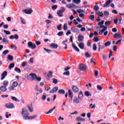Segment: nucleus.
<instances>
[{
  "mask_svg": "<svg viewBox=\"0 0 124 124\" xmlns=\"http://www.w3.org/2000/svg\"><path fill=\"white\" fill-rule=\"evenodd\" d=\"M43 49L45 50V51H46V52H47V53H50L51 52H52V50L46 49L45 47H43Z\"/></svg>",
  "mask_w": 124,
  "mask_h": 124,
  "instance_id": "603ef678",
  "label": "nucleus"
},
{
  "mask_svg": "<svg viewBox=\"0 0 124 124\" xmlns=\"http://www.w3.org/2000/svg\"><path fill=\"white\" fill-rule=\"evenodd\" d=\"M90 108H91V109H93L94 108H95V104H94L93 105V104H91L90 105Z\"/></svg>",
  "mask_w": 124,
  "mask_h": 124,
  "instance_id": "3c124183",
  "label": "nucleus"
},
{
  "mask_svg": "<svg viewBox=\"0 0 124 124\" xmlns=\"http://www.w3.org/2000/svg\"><path fill=\"white\" fill-rule=\"evenodd\" d=\"M97 49V46L95 44H94L93 45V51H96Z\"/></svg>",
  "mask_w": 124,
  "mask_h": 124,
  "instance_id": "a18cd8bd",
  "label": "nucleus"
},
{
  "mask_svg": "<svg viewBox=\"0 0 124 124\" xmlns=\"http://www.w3.org/2000/svg\"><path fill=\"white\" fill-rule=\"evenodd\" d=\"M113 37L117 39H120V38H122V35H121V34H120L119 33L117 32L114 34V35H113Z\"/></svg>",
  "mask_w": 124,
  "mask_h": 124,
  "instance_id": "1a4fd4ad",
  "label": "nucleus"
},
{
  "mask_svg": "<svg viewBox=\"0 0 124 124\" xmlns=\"http://www.w3.org/2000/svg\"><path fill=\"white\" fill-rule=\"evenodd\" d=\"M105 47H108V46H110L111 45V42L110 41H108L104 44Z\"/></svg>",
  "mask_w": 124,
  "mask_h": 124,
  "instance_id": "473e14b6",
  "label": "nucleus"
},
{
  "mask_svg": "<svg viewBox=\"0 0 124 124\" xmlns=\"http://www.w3.org/2000/svg\"><path fill=\"white\" fill-rule=\"evenodd\" d=\"M20 19L22 24L23 25H26V20H25V19L22 17H20Z\"/></svg>",
  "mask_w": 124,
  "mask_h": 124,
  "instance_id": "c9c22d12",
  "label": "nucleus"
},
{
  "mask_svg": "<svg viewBox=\"0 0 124 124\" xmlns=\"http://www.w3.org/2000/svg\"><path fill=\"white\" fill-rule=\"evenodd\" d=\"M89 19L91 20V21H94V15H91L89 16Z\"/></svg>",
  "mask_w": 124,
  "mask_h": 124,
  "instance_id": "a19ab883",
  "label": "nucleus"
},
{
  "mask_svg": "<svg viewBox=\"0 0 124 124\" xmlns=\"http://www.w3.org/2000/svg\"><path fill=\"white\" fill-rule=\"evenodd\" d=\"M63 34V32L62 31H60L57 33L58 36H62Z\"/></svg>",
  "mask_w": 124,
  "mask_h": 124,
  "instance_id": "c03bdc74",
  "label": "nucleus"
},
{
  "mask_svg": "<svg viewBox=\"0 0 124 124\" xmlns=\"http://www.w3.org/2000/svg\"><path fill=\"white\" fill-rule=\"evenodd\" d=\"M9 84V82L7 80H5L3 82V85H4L3 86L5 87H7V86H8Z\"/></svg>",
  "mask_w": 124,
  "mask_h": 124,
  "instance_id": "bb28decb",
  "label": "nucleus"
},
{
  "mask_svg": "<svg viewBox=\"0 0 124 124\" xmlns=\"http://www.w3.org/2000/svg\"><path fill=\"white\" fill-rule=\"evenodd\" d=\"M55 109H56V107H54L52 108L49 109L48 112H46V114H51V113L53 111L55 110Z\"/></svg>",
  "mask_w": 124,
  "mask_h": 124,
  "instance_id": "393cba45",
  "label": "nucleus"
},
{
  "mask_svg": "<svg viewBox=\"0 0 124 124\" xmlns=\"http://www.w3.org/2000/svg\"><path fill=\"white\" fill-rule=\"evenodd\" d=\"M88 68V66L84 64H80L79 65V69L80 71H85Z\"/></svg>",
  "mask_w": 124,
  "mask_h": 124,
  "instance_id": "f03ea898",
  "label": "nucleus"
},
{
  "mask_svg": "<svg viewBox=\"0 0 124 124\" xmlns=\"http://www.w3.org/2000/svg\"><path fill=\"white\" fill-rule=\"evenodd\" d=\"M35 81H39V82H40V81H41V78L36 76V78H35Z\"/></svg>",
  "mask_w": 124,
  "mask_h": 124,
  "instance_id": "6e6d98bb",
  "label": "nucleus"
},
{
  "mask_svg": "<svg viewBox=\"0 0 124 124\" xmlns=\"http://www.w3.org/2000/svg\"><path fill=\"white\" fill-rule=\"evenodd\" d=\"M111 2H112V1H111V0H108L107 1L103 6L104 7H108V6H109V5L110 4V3H111Z\"/></svg>",
  "mask_w": 124,
  "mask_h": 124,
  "instance_id": "4468645a",
  "label": "nucleus"
},
{
  "mask_svg": "<svg viewBox=\"0 0 124 124\" xmlns=\"http://www.w3.org/2000/svg\"><path fill=\"white\" fill-rule=\"evenodd\" d=\"M78 29H80V31H86V28L85 27H83V25L81 24L78 25Z\"/></svg>",
  "mask_w": 124,
  "mask_h": 124,
  "instance_id": "ddd939ff",
  "label": "nucleus"
},
{
  "mask_svg": "<svg viewBox=\"0 0 124 124\" xmlns=\"http://www.w3.org/2000/svg\"><path fill=\"white\" fill-rule=\"evenodd\" d=\"M5 107H6L8 109H13L15 108V106L13 103H7L5 105Z\"/></svg>",
  "mask_w": 124,
  "mask_h": 124,
  "instance_id": "39448f33",
  "label": "nucleus"
},
{
  "mask_svg": "<svg viewBox=\"0 0 124 124\" xmlns=\"http://www.w3.org/2000/svg\"><path fill=\"white\" fill-rule=\"evenodd\" d=\"M63 30L64 31H66L67 30V25L66 24H64L63 26Z\"/></svg>",
  "mask_w": 124,
  "mask_h": 124,
  "instance_id": "5fc2aeb1",
  "label": "nucleus"
},
{
  "mask_svg": "<svg viewBox=\"0 0 124 124\" xmlns=\"http://www.w3.org/2000/svg\"><path fill=\"white\" fill-rule=\"evenodd\" d=\"M94 75H95V77L97 78V76L98 75V71L95 70Z\"/></svg>",
  "mask_w": 124,
  "mask_h": 124,
  "instance_id": "774afa93",
  "label": "nucleus"
},
{
  "mask_svg": "<svg viewBox=\"0 0 124 124\" xmlns=\"http://www.w3.org/2000/svg\"><path fill=\"white\" fill-rule=\"evenodd\" d=\"M30 76H31V78L35 81V78H36V74L31 73L30 74Z\"/></svg>",
  "mask_w": 124,
  "mask_h": 124,
  "instance_id": "4be33fe9",
  "label": "nucleus"
},
{
  "mask_svg": "<svg viewBox=\"0 0 124 124\" xmlns=\"http://www.w3.org/2000/svg\"><path fill=\"white\" fill-rule=\"evenodd\" d=\"M11 98L14 101H18V102L20 101H19V100H17L16 97H14V96H12Z\"/></svg>",
  "mask_w": 124,
  "mask_h": 124,
  "instance_id": "13d9d810",
  "label": "nucleus"
},
{
  "mask_svg": "<svg viewBox=\"0 0 124 124\" xmlns=\"http://www.w3.org/2000/svg\"><path fill=\"white\" fill-rule=\"evenodd\" d=\"M85 56L87 57V58H90V57L92 56V55L90 54L89 52L85 53Z\"/></svg>",
  "mask_w": 124,
  "mask_h": 124,
  "instance_id": "680f3d73",
  "label": "nucleus"
},
{
  "mask_svg": "<svg viewBox=\"0 0 124 124\" xmlns=\"http://www.w3.org/2000/svg\"><path fill=\"white\" fill-rule=\"evenodd\" d=\"M24 12L26 14H31L32 10L31 9L24 10Z\"/></svg>",
  "mask_w": 124,
  "mask_h": 124,
  "instance_id": "f3484780",
  "label": "nucleus"
},
{
  "mask_svg": "<svg viewBox=\"0 0 124 124\" xmlns=\"http://www.w3.org/2000/svg\"><path fill=\"white\" fill-rule=\"evenodd\" d=\"M5 76H7V72L5 71L1 74V80H3L5 78Z\"/></svg>",
  "mask_w": 124,
  "mask_h": 124,
  "instance_id": "f8f14e48",
  "label": "nucleus"
},
{
  "mask_svg": "<svg viewBox=\"0 0 124 124\" xmlns=\"http://www.w3.org/2000/svg\"><path fill=\"white\" fill-rule=\"evenodd\" d=\"M70 68H71V67H70V66H67V67H66L64 69V70H65V71H67V70L70 69Z\"/></svg>",
  "mask_w": 124,
  "mask_h": 124,
  "instance_id": "69168bd1",
  "label": "nucleus"
},
{
  "mask_svg": "<svg viewBox=\"0 0 124 124\" xmlns=\"http://www.w3.org/2000/svg\"><path fill=\"white\" fill-rule=\"evenodd\" d=\"M72 90L74 93H77L78 92V88L75 86H73Z\"/></svg>",
  "mask_w": 124,
  "mask_h": 124,
  "instance_id": "b1692460",
  "label": "nucleus"
},
{
  "mask_svg": "<svg viewBox=\"0 0 124 124\" xmlns=\"http://www.w3.org/2000/svg\"><path fill=\"white\" fill-rule=\"evenodd\" d=\"M96 14H97L98 15L99 17H103L104 14H103V13L100 12V11L98 12Z\"/></svg>",
  "mask_w": 124,
  "mask_h": 124,
  "instance_id": "c85d7f7f",
  "label": "nucleus"
},
{
  "mask_svg": "<svg viewBox=\"0 0 124 124\" xmlns=\"http://www.w3.org/2000/svg\"><path fill=\"white\" fill-rule=\"evenodd\" d=\"M9 38L10 39H19V36L17 34H16L14 35H12L11 36H9Z\"/></svg>",
  "mask_w": 124,
  "mask_h": 124,
  "instance_id": "6e6552de",
  "label": "nucleus"
},
{
  "mask_svg": "<svg viewBox=\"0 0 124 124\" xmlns=\"http://www.w3.org/2000/svg\"><path fill=\"white\" fill-rule=\"evenodd\" d=\"M65 11V9L63 7H61V9L59 11H58L57 12V14L58 15L59 17H62V13Z\"/></svg>",
  "mask_w": 124,
  "mask_h": 124,
  "instance_id": "7ed1b4c3",
  "label": "nucleus"
},
{
  "mask_svg": "<svg viewBox=\"0 0 124 124\" xmlns=\"http://www.w3.org/2000/svg\"><path fill=\"white\" fill-rule=\"evenodd\" d=\"M78 41H83V39H84V36L81 35H78Z\"/></svg>",
  "mask_w": 124,
  "mask_h": 124,
  "instance_id": "7c9ffc66",
  "label": "nucleus"
},
{
  "mask_svg": "<svg viewBox=\"0 0 124 124\" xmlns=\"http://www.w3.org/2000/svg\"><path fill=\"white\" fill-rule=\"evenodd\" d=\"M62 43L63 45H64L65 46V47H63V49H64L65 50H66V49H67V45L65 44V43L64 41H62Z\"/></svg>",
  "mask_w": 124,
  "mask_h": 124,
  "instance_id": "de8ad7c7",
  "label": "nucleus"
},
{
  "mask_svg": "<svg viewBox=\"0 0 124 124\" xmlns=\"http://www.w3.org/2000/svg\"><path fill=\"white\" fill-rule=\"evenodd\" d=\"M27 107L30 112H33V108L32 107V104H31V106L30 105H27Z\"/></svg>",
  "mask_w": 124,
  "mask_h": 124,
  "instance_id": "dca6fc26",
  "label": "nucleus"
},
{
  "mask_svg": "<svg viewBox=\"0 0 124 124\" xmlns=\"http://www.w3.org/2000/svg\"><path fill=\"white\" fill-rule=\"evenodd\" d=\"M42 100H45L46 99V95H43V96L41 97Z\"/></svg>",
  "mask_w": 124,
  "mask_h": 124,
  "instance_id": "338daca9",
  "label": "nucleus"
},
{
  "mask_svg": "<svg viewBox=\"0 0 124 124\" xmlns=\"http://www.w3.org/2000/svg\"><path fill=\"white\" fill-rule=\"evenodd\" d=\"M84 94L86 95V96H91L92 95L91 92L89 91H86L84 93Z\"/></svg>",
  "mask_w": 124,
  "mask_h": 124,
  "instance_id": "cd10ccee",
  "label": "nucleus"
},
{
  "mask_svg": "<svg viewBox=\"0 0 124 124\" xmlns=\"http://www.w3.org/2000/svg\"><path fill=\"white\" fill-rule=\"evenodd\" d=\"M15 70L16 71V72H17V73H21V70L17 67H16L15 68Z\"/></svg>",
  "mask_w": 124,
  "mask_h": 124,
  "instance_id": "37998d69",
  "label": "nucleus"
},
{
  "mask_svg": "<svg viewBox=\"0 0 124 124\" xmlns=\"http://www.w3.org/2000/svg\"><path fill=\"white\" fill-rule=\"evenodd\" d=\"M28 46L29 48H31V49H34L36 48V46L35 44H33L31 42H29L28 43Z\"/></svg>",
  "mask_w": 124,
  "mask_h": 124,
  "instance_id": "423d86ee",
  "label": "nucleus"
},
{
  "mask_svg": "<svg viewBox=\"0 0 124 124\" xmlns=\"http://www.w3.org/2000/svg\"><path fill=\"white\" fill-rule=\"evenodd\" d=\"M50 48H52V49H57L58 47V44L56 43H52L50 46Z\"/></svg>",
  "mask_w": 124,
  "mask_h": 124,
  "instance_id": "9d476101",
  "label": "nucleus"
},
{
  "mask_svg": "<svg viewBox=\"0 0 124 124\" xmlns=\"http://www.w3.org/2000/svg\"><path fill=\"white\" fill-rule=\"evenodd\" d=\"M14 65H15V64L14 63L10 64L9 66V69H11V68H13V67H14Z\"/></svg>",
  "mask_w": 124,
  "mask_h": 124,
  "instance_id": "79ce46f5",
  "label": "nucleus"
},
{
  "mask_svg": "<svg viewBox=\"0 0 124 124\" xmlns=\"http://www.w3.org/2000/svg\"><path fill=\"white\" fill-rule=\"evenodd\" d=\"M9 91H14L15 90V87L14 86H12L9 87Z\"/></svg>",
  "mask_w": 124,
  "mask_h": 124,
  "instance_id": "bf43d9fd",
  "label": "nucleus"
},
{
  "mask_svg": "<svg viewBox=\"0 0 124 124\" xmlns=\"http://www.w3.org/2000/svg\"><path fill=\"white\" fill-rule=\"evenodd\" d=\"M65 6L66 7H67V8H69V9H71L72 8V7H73V6H72V4H66Z\"/></svg>",
  "mask_w": 124,
  "mask_h": 124,
  "instance_id": "4c0bfd02",
  "label": "nucleus"
},
{
  "mask_svg": "<svg viewBox=\"0 0 124 124\" xmlns=\"http://www.w3.org/2000/svg\"><path fill=\"white\" fill-rule=\"evenodd\" d=\"M30 113H29V111L25 108H22L21 115H22L23 118H24V120H34L35 119H36L37 118V115H34L32 116H29Z\"/></svg>",
  "mask_w": 124,
  "mask_h": 124,
  "instance_id": "f257e3e1",
  "label": "nucleus"
},
{
  "mask_svg": "<svg viewBox=\"0 0 124 124\" xmlns=\"http://www.w3.org/2000/svg\"><path fill=\"white\" fill-rule=\"evenodd\" d=\"M7 59L9 60V61H12L13 60V56L10 55H8Z\"/></svg>",
  "mask_w": 124,
  "mask_h": 124,
  "instance_id": "ea45409f",
  "label": "nucleus"
},
{
  "mask_svg": "<svg viewBox=\"0 0 124 124\" xmlns=\"http://www.w3.org/2000/svg\"><path fill=\"white\" fill-rule=\"evenodd\" d=\"M63 75H66V76H69V71H67L63 73Z\"/></svg>",
  "mask_w": 124,
  "mask_h": 124,
  "instance_id": "e2e57ef3",
  "label": "nucleus"
},
{
  "mask_svg": "<svg viewBox=\"0 0 124 124\" xmlns=\"http://www.w3.org/2000/svg\"><path fill=\"white\" fill-rule=\"evenodd\" d=\"M47 78H53V72L49 71L48 74L46 76Z\"/></svg>",
  "mask_w": 124,
  "mask_h": 124,
  "instance_id": "2eb2a0df",
  "label": "nucleus"
},
{
  "mask_svg": "<svg viewBox=\"0 0 124 124\" xmlns=\"http://www.w3.org/2000/svg\"><path fill=\"white\" fill-rule=\"evenodd\" d=\"M9 42V41L5 39V38H3L2 39V43H5L6 44L8 43Z\"/></svg>",
  "mask_w": 124,
  "mask_h": 124,
  "instance_id": "58836bf2",
  "label": "nucleus"
},
{
  "mask_svg": "<svg viewBox=\"0 0 124 124\" xmlns=\"http://www.w3.org/2000/svg\"><path fill=\"white\" fill-rule=\"evenodd\" d=\"M12 86L14 87V88H16V87H17V86H18V82L17 81H14L13 83Z\"/></svg>",
  "mask_w": 124,
  "mask_h": 124,
  "instance_id": "f704fd0d",
  "label": "nucleus"
},
{
  "mask_svg": "<svg viewBox=\"0 0 124 124\" xmlns=\"http://www.w3.org/2000/svg\"><path fill=\"white\" fill-rule=\"evenodd\" d=\"M58 90H59V88H58V87L56 86L54 88H53V89L52 90L49 91V93H56L58 91Z\"/></svg>",
  "mask_w": 124,
  "mask_h": 124,
  "instance_id": "9b49d317",
  "label": "nucleus"
},
{
  "mask_svg": "<svg viewBox=\"0 0 124 124\" xmlns=\"http://www.w3.org/2000/svg\"><path fill=\"white\" fill-rule=\"evenodd\" d=\"M100 29H103L99 31V35H102V34H103V32H104V31H105L106 30H107V27L104 26L103 25H100Z\"/></svg>",
  "mask_w": 124,
  "mask_h": 124,
  "instance_id": "20e7f679",
  "label": "nucleus"
},
{
  "mask_svg": "<svg viewBox=\"0 0 124 124\" xmlns=\"http://www.w3.org/2000/svg\"><path fill=\"white\" fill-rule=\"evenodd\" d=\"M68 95L69 97L71 98V100H72V98L73 97V94L71 93V91L70 90H68Z\"/></svg>",
  "mask_w": 124,
  "mask_h": 124,
  "instance_id": "6ab92c4d",
  "label": "nucleus"
},
{
  "mask_svg": "<svg viewBox=\"0 0 124 124\" xmlns=\"http://www.w3.org/2000/svg\"><path fill=\"white\" fill-rule=\"evenodd\" d=\"M110 24H111V21H106L105 25H106V26H109V25H110Z\"/></svg>",
  "mask_w": 124,
  "mask_h": 124,
  "instance_id": "0e129e2a",
  "label": "nucleus"
},
{
  "mask_svg": "<svg viewBox=\"0 0 124 124\" xmlns=\"http://www.w3.org/2000/svg\"><path fill=\"white\" fill-rule=\"evenodd\" d=\"M72 46L73 47V48L74 49V50H75V51H77V52H78V47L77 46H76V45L75 44L72 43Z\"/></svg>",
  "mask_w": 124,
  "mask_h": 124,
  "instance_id": "a878e982",
  "label": "nucleus"
},
{
  "mask_svg": "<svg viewBox=\"0 0 124 124\" xmlns=\"http://www.w3.org/2000/svg\"><path fill=\"white\" fill-rule=\"evenodd\" d=\"M78 16L81 18V19H83L84 18V16H85V13H82L81 14H78Z\"/></svg>",
  "mask_w": 124,
  "mask_h": 124,
  "instance_id": "72a5a7b5",
  "label": "nucleus"
},
{
  "mask_svg": "<svg viewBox=\"0 0 124 124\" xmlns=\"http://www.w3.org/2000/svg\"><path fill=\"white\" fill-rule=\"evenodd\" d=\"M93 10L95 11V13H97L99 11V7L97 5H95L93 7Z\"/></svg>",
  "mask_w": 124,
  "mask_h": 124,
  "instance_id": "412c9836",
  "label": "nucleus"
},
{
  "mask_svg": "<svg viewBox=\"0 0 124 124\" xmlns=\"http://www.w3.org/2000/svg\"><path fill=\"white\" fill-rule=\"evenodd\" d=\"M97 45L98 46V52H100V49H104V48H105V46H104V45L101 42H99L97 44Z\"/></svg>",
  "mask_w": 124,
  "mask_h": 124,
  "instance_id": "0eeeda50",
  "label": "nucleus"
},
{
  "mask_svg": "<svg viewBox=\"0 0 124 124\" xmlns=\"http://www.w3.org/2000/svg\"><path fill=\"white\" fill-rule=\"evenodd\" d=\"M74 103H78V98L77 97H75L73 99Z\"/></svg>",
  "mask_w": 124,
  "mask_h": 124,
  "instance_id": "4d7b16f0",
  "label": "nucleus"
},
{
  "mask_svg": "<svg viewBox=\"0 0 124 124\" xmlns=\"http://www.w3.org/2000/svg\"><path fill=\"white\" fill-rule=\"evenodd\" d=\"M8 53H9V51H8V50L6 49V50H4V51H3L2 54L3 55H4V56H5V55H7V54H8Z\"/></svg>",
  "mask_w": 124,
  "mask_h": 124,
  "instance_id": "49530a36",
  "label": "nucleus"
},
{
  "mask_svg": "<svg viewBox=\"0 0 124 124\" xmlns=\"http://www.w3.org/2000/svg\"><path fill=\"white\" fill-rule=\"evenodd\" d=\"M52 83H53L54 84H58V79H55V78H52Z\"/></svg>",
  "mask_w": 124,
  "mask_h": 124,
  "instance_id": "09e8293b",
  "label": "nucleus"
},
{
  "mask_svg": "<svg viewBox=\"0 0 124 124\" xmlns=\"http://www.w3.org/2000/svg\"><path fill=\"white\" fill-rule=\"evenodd\" d=\"M78 14H81V13H85V11L84 10L81 9V7H78Z\"/></svg>",
  "mask_w": 124,
  "mask_h": 124,
  "instance_id": "5701e85b",
  "label": "nucleus"
},
{
  "mask_svg": "<svg viewBox=\"0 0 124 124\" xmlns=\"http://www.w3.org/2000/svg\"><path fill=\"white\" fill-rule=\"evenodd\" d=\"M58 8V5H55L52 6V10H56V9Z\"/></svg>",
  "mask_w": 124,
  "mask_h": 124,
  "instance_id": "052dcab7",
  "label": "nucleus"
},
{
  "mask_svg": "<svg viewBox=\"0 0 124 124\" xmlns=\"http://www.w3.org/2000/svg\"><path fill=\"white\" fill-rule=\"evenodd\" d=\"M0 90L1 92L4 93V92H6V90L7 89H6V87H5V86H2L0 87Z\"/></svg>",
  "mask_w": 124,
  "mask_h": 124,
  "instance_id": "a211bd4d",
  "label": "nucleus"
},
{
  "mask_svg": "<svg viewBox=\"0 0 124 124\" xmlns=\"http://www.w3.org/2000/svg\"><path fill=\"white\" fill-rule=\"evenodd\" d=\"M78 47L82 50L85 49V45H84L83 43H80L78 45Z\"/></svg>",
  "mask_w": 124,
  "mask_h": 124,
  "instance_id": "aec40b11",
  "label": "nucleus"
},
{
  "mask_svg": "<svg viewBox=\"0 0 124 124\" xmlns=\"http://www.w3.org/2000/svg\"><path fill=\"white\" fill-rule=\"evenodd\" d=\"M112 54H113V50H112V49H110L109 50V56H108L109 59H110V58H111V57H112Z\"/></svg>",
  "mask_w": 124,
  "mask_h": 124,
  "instance_id": "864d4df0",
  "label": "nucleus"
},
{
  "mask_svg": "<svg viewBox=\"0 0 124 124\" xmlns=\"http://www.w3.org/2000/svg\"><path fill=\"white\" fill-rule=\"evenodd\" d=\"M3 32L7 34V35H9L10 34V31H9L4 30Z\"/></svg>",
  "mask_w": 124,
  "mask_h": 124,
  "instance_id": "8fccbe9b",
  "label": "nucleus"
},
{
  "mask_svg": "<svg viewBox=\"0 0 124 124\" xmlns=\"http://www.w3.org/2000/svg\"><path fill=\"white\" fill-rule=\"evenodd\" d=\"M58 93L62 94H64L65 93V91L62 89H60L58 91Z\"/></svg>",
  "mask_w": 124,
  "mask_h": 124,
  "instance_id": "c756f323",
  "label": "nucleus"
},
{
  "mask_svg": "<svg viewBox=\"0 0 124 124\" xmlns=\"http://www.w3.org/2000/svg\"><path fill=\"white\" fill-rule=\"evenodd\" d=\"M85 121H86V119L85 118L78 117V122H85Z\"/></svg>",
  "mask_w": 124,
  "mask_h": 124,
  "instance_id": "e433bc0d",
  "label": "nucleus"
},
{
  "mask_svg": "<svg viewBox=\"0 0 124 124\" xmlns=\"http://www.w3.org/2000/svg\"><path fill=\"white\" fill-rule=\"evenodd\" d=\"M84 96V94H83V92L80 91L78 93V98H82Z\"/></svg>",
  "mask_w": 124,
  "mask_h": 124,
  "instance_id": "2f4dec72",
  "label": "nucleus"
}]
</instances>
